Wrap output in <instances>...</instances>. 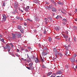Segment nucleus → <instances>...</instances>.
Instances as JSON below:
<instances>
[{
    "label": "nucleus",
    "instance_id": "1",
    "mask_svg": "<svg viewBox=\"0 0 77 77\" xmlns=\"http://www.w3.org/2000/svg\"><path fill=\"white\" fill-rule=\"evenodd\" d=\"M54 51L55 52V55L56 57H57V54L59 53V51H57V49L56 48H54Z\"/></svg>",
    "mask_w": 77,
    "mask_h": 77
},
{
    "label": "nucleus",
    "instance_id": "2",
    "mask_svg": "<svg viewBox=\"0 0 77 77\" xmlns=\"http://www.w3.org/2000/svg\"><path fill=\"white\" fill-rule=\"evenodd\" d=\"M2 20H3V21H5L6 20V15L5 14H2Z\"/></svg>",
    "mask_w": 77,
    "mask_h": 77
},
{
    "label": "nucleus",
    "instance_id": "3",
    "mask_svg": "<svg viewBox=\"0 0 77 77\" xmlns=\"http://www.w3.org/2000/svg\"><path fill=\"white\" fill-rule=\"evenodd\" d=\"M62 74V72L60 70H58L56 73V74H57V75L58 74Z\"/></svg>",
    "mask_w": 77,
    "mask_h": 77
},
{
    "label": "nucleus",
    "instance_id": "4",
    "mask_svg": "<svg viewBox=\"0 0 77 77\" xmlns=\"http://www.w3.org/2000/svg\"><path fill=\"white\" fill-rule=\"evenodd\" d=\"M75 58L72 57L70 59V60L73 63L75 62Z\"/></svg>",
    "mask_w": 77,
    "mask_h": 77
},
{
    "label": "nucleus",
    "instance_id": "5",
    "mask_svg": "<svg viewBox=\"0 0 77 77\" xmlns=\"http://www.w3.org/2000/svg\"><path fill=\"white\" fill-rule=\"evenodd\" d=\"M34 60L35 61V63H38V62H39V60L37 58H35L34 59Z\"/></svg>",
    "mask_w": 77,
    "mask_h": 77
},
{
    "label": "nucleus",
    "instance_id": "6",
    "mask_svg": "<svg viewBox=\"0 0 77 77\" xmlns=\"http://www.w3.org/2000/svg\"><path fill=\"white\" fill-rule=\"evenodd\" d=\"M57 3L58 5H63V4H64L63 2H61L60 1H59Z\"/></svg>",
    "mask_w": 77,
    "mask_h": 77
},
{
    "label": "nucleus",
    "instance_id": "7",
    "mask_svg": "<svg viewBox=\"0 0 77 77\" xmlns=\"http://www.w3.org/2000/svg\"><path fill=\"white\" fill-rule=\"evenodd\" d=\"M44 59H45V58H44V57H43L42 58V57H41V56L40 60H41L42 62H44Z\"/></svg>",
    "mask_w": 77,
    "mask_h": 77
},
{
    "label": "nucleus",
    "instance_id": "8",
    "mask_svg": "<svg viewBox=\"0 0 77 77\" xmlns=\"http://www.w3.org/2000/svg\"><path fill=\"white\" fill-rule=\"evenodd\" d=\"M12 35H13V38H15L17 37L16 35L15 34H12Z\"/></svg>",
    "mask_w": 77,
    "mask_h": 77
},
{
    "label": "nucleus",
    "instance_id": "9",
    "mask_svg": "<svg viewBox=\"0 0 77 77\" xmlns=\"http://www.w3.org/2000/svg\"><path fill=\"white\" fill-rule=\"evenodd\" d=\"M52 11L53 12H56V9L54 8H52Z\"/></svg>",
    "mask_w": 77,
    "mask_h": 77
},
{
    "label": "nucleus",
    "instance_id": "10",
    "mask_svg": "<svg viewBox=\"0 0 77 77\" xmlns=\"http://www.w3.org/2000/svg\"><path fill=\"white\" fill-rule=\"evenodd\" d=\"M33 63H30L29 64V65L30 68H32V66H33Z\"/></svg>",
    "mask_w": 77,
    "mask_h": 77
},
{
    "label": "nucleus",
    "instance_id": "11",
    "mask_svg": "<svg viewBox=\"0 0 77 77\" xmlns=\"http://www.w3.org/2000/svg\"><path fill=\"white\" fill-rule=\"evenodd\" d=\"M29 8H30V7L29 6H27V7L26 8H24V9L25 10V11H28V10L27 9H29Z\"/></svg>",
    "mask_w": 77,
    "mask_h": 77
},
{
    "label": "nucleus",
    "instance_id": "12",
    "mask_svg": "<svg viewBox=\"0 0 77 77\" xmlns=\"http://www.w3.org/2000/svg\"><path fill=\"white\" fill-rule=\"evenodd\" d=\"M42 54L43 56H45L46 55H47V53L46 52H42Z\"/></svg>",
    "mask_w": 77,
    "mask_h": 77
},
{
    "label": "nucleus",
    "instance_id": "13",
    "mask_svg": "<svg viewBox=\"0 0 77 77\" xmlns=\"http://www.w3.org/2000/svg\"><path fill=\"white\" fill-rule=\"evenodd\" d=\"M11 48L10 46L8 47L7 49H8V52H9L11 51Z\"/></svg>",
    "mask_w": 77,
    "mask_h": 77
},
{
    "label": "nucleus",
    "instance_id": "14",
    "mask_svg": "<svg viewBox=\"0 0 77 77\" xmlns=\"http://www.w3.org/2000/svg\"><path fill=\"white\" fill-rule=\"evenodd\" d=\"M63 36L64 38H65V39L67 38H68V35L65 36V35H63Z\"/></svg>",
    "mask_w": 77,
    "mask_h": 77
},
{
    "label": "nucleus",
    "instance_id": "15",
    "mask_svg": "<svg viewBox=\"0 0 77 77\" xmlns=\"http://www.w3.org/2000/svg\"><path fill=\"white\" fill-rule=\"evenodd\" d=\"M48 18H45V21L46 22V24H47V22L46 21H48Z\"/></svg>",
    "mask_w": 77,
    "mask_h": 77
},
{
    "label": "nucleus",
    "instance_id": "16",
    "mask_svg": "<svg viewBox=\"0 0 77 77\" xmlns=\"http://www.w3.org/2000/svg\"><path fill=\"white\" fill-rule=\"evenodd\" d=\"M77 56V55L75 54H74L73 55V58H75V57Z\"/></svg>",
    "mask_w": 77,
    "mask_h": 77
},
{
    "label": "nucleus",
    "instance_id": "17",
    "mask_svg": "<svg viewBox=\"0 0 77 77\" xmlns=\"http://www.w3.org/2000/svg\"><path fill=\"white\" fill-rule=\"evenodd\" d=\"M51 74H52V72H49L47 74L48 76H49V75H51Z\"/></svg>",
    "mask_w": 77,
    "mask_h": 77
},
{
    "label": "nucleus",
    "instance_id": "18",
    "mask_svg": "<svg viewBox=\"0 0 77 77\" xmlns=\"http://www.w3.org/2000/svg\"><path fill=\"white\" fill-rule=\"evenodd\" d=\"M17 36H18V38H20V37H21V33H20Z\"/></svg>",
    "mask_w": 77,
    "mask_h": 77
},
{
    "label": "nucleus",
    "instance_id": "19",
    "mask_svg": "<svg viewBox=\"0 0 77 77\" xmlns=\"http://www.w3.org/2000/svg\"><path fill=\"white\" fill-rule=\"evenodd\" d=\"M56 18V19H58V18H62V17L59 16H57Z\"/></svg>",
    "mask_w": 77,
    "mask_h": 77
},
{
    "label": "nucleus",
    "instance_id": "20",
    "mask_svg": "<svg viewBox=\"0 0 77 77\" xmlns=\"http://www.w3.org/2000/svg\"><path fill=\"white\" fill-rule=\"evenodd\" d=\"M42 67L43 68H46V66H45V65H44L43 64L42 66Z\"/></svg>",
    "mask_w": 77,
    "mask_h": 77
},
{
    "label": "nucleus",
    "instance_id": "21",
    "mask_svg": "<svg viewBox=\"0 0 77 77\" xmlns=\"http://www.w3.org/2000/svg\"><path fill=\"white\" fill-rule=\"evenodd\" d=\"M18 29H21V26L20 25L18 26Z\"/></svg>",
    "mask_w": 77,
    "mask_h": 77
},
{
    "label": "nucleus",
    "instance_id": "22",
    "mask_svg": "<svg viewBox=\"0 0 77 77\" xmlns=\"http://www.w3.org/2000/svg\"><path fill=\"white\" fill-rule=\"evenodd\" d=\"M63 21H64V22H67V20H66L65 19H63Z\"/></svg>",
    "mask_w": 77,
    "mask_h": 77
},
{
    "label": "nucleus",
    "instance_id": "23",
    "mask_svg": "<svg viewBox=\"0 0 77 77\" xmlns=\"http://www.w3.org/2000/svg\"><path fill=\"white\" fill-rule=\"evenodd\" d=\"M48 41L50 42H51V38L49 37H48Z\"/></svg>",
    "mask_w": 77,
    "mask_h": 77
},
{
    "label": "nucleus",
    "instance_id": "24",
    "mask_svg": "<svg viewBox=\"0 0 77 77\" xmlns=\"http://www.w3.org/2000/svg\"><path fill=\"white\" fill-rule=\"evenodd\" d=\"M20 31H21V33H23V32H24V30L23 29H21L20 30Z\"/></svg>",
    "mask_w": 77,
    "mask_h": 77
},
{
    "label": "nucleus",
    "instance_id": "25",
    "mask_svg": "<svg viewBox=\"0 0 77 77\" xmlns=\"http://www.w3.org/2000/svg\"><path fill=\"white\" fill-rule=\"evenodd\" d=\"M14 5L15 6H16L17 5H18V3L17 2H16V3H15L14 4Z\"/></svg>",
    "mask_w": 77,
    "mask_h": 77
},
{
    "label": "nucleus",
    "instance_id": "26",
    "mask_svg": "<svg viewBox=\"0 0 77 77\" xmlns=\"http://www.w3.org/2000/svg\"><path fill=\"white\" fill-rule=\"evenodd\" d=\"M55 30H56L57 31L59 30V28H58V27H56L55 28Z\"/></svg>",
    "mask_w": 77,
    "mask_h": 77
},
{
    "label": "nucleus",
    "instance_id": "27",
    "mask_svg": "<svg viewBox=\"0 0 77 77\" xmlns=\"http://www.w3.org/2000/svg\"><path fill=\"white\" fill-rule=\"evenodd\" d=\"M44 34H47V32L45 30L44 32Z\"/></svg>",
    "mask_w": 77,
    "mask_h": 77
},
{
    "label": "nucleus",
    "instance_id": "28",
    "mask_svg": "<svg viewBox=\"0 0 77 77\" xmlns=\"http://www.w3.org/2000/svg\"><path fill=\"white\" fill-rule=\"evenodd\" d=\"M65 54L66 56H67V54H68V51H66L65 52Z\"/></svg>",
    "mask_w": 77,
    "mask_h": 77
},
{
    "label": "nucleus",
    "instance_id": "29",
    "mask_svg": "<svg viewBox=\"0 0 77 77\" xmlns=\"http://www.w3.org/2000/svg\"><path fill=\"white\" fill-rule=\"evenodd\" d=\"M1 41L3 43H5V42L4 41V39L3 38L1 40Z\"/></svg>",
    "mask_w": 77,
    "mask_h": 77
},
{
    "label": "nucleus",
    "instance_id": "30",
    "mask_svg": "<svg viewBox=\"0 0 77 77\" xmlns=\"http://www.w3.org/2000/svg\"><path fill=\"white\" fill-rule=\"evenodd\" d=\"M49 19L50 20V21H53V19H52V18L51 17H49Z\"/></svg>",
    "mask_w": 77,
    "mask_h": 77
},
{
    "label": "nucleus",
    "instance_id": "31",
    "mask_svg": "<svg viewBox=\"0 0 77 77\" xmlns=\"http://www.w3.org/2000/svg\"><path fill=\"white\" fill-rule=\"evenodd\" d=\"M2 6H5V2H3L2 3Z\"/></svg>",
    "mask_w": 77,
    "mask_h": 77
},
{
    "label": "nucleus",
    "instance_id": "32",
    "mask_svg": "<svg viewBox=\"0 0 77 77\" xmlns=\"http://www.w3.org/2000/svg\"><path fill=\"white\" fill-rule=\"evenodd\" d=\"M59 55L60 57H62V54H61V53H59Z\"/></svg>",
    "mask_w": 77,
    "mask_h": 77
},
{
    "label": "nucleus",
    "instance_id": "33",
    "mask_svg": "<svg viewBox=\"0 0 77 77\" xmlns=\"http://www.w3.org/2000/svg\"><path fill=\"white\" fill-rule=\"evenodd\" d=\"M53 3L54 5V6H56V2L54 1Z\"/></svg>",
    "mask_w": 77,
    "mask_h": 77
},
{
    "label": "nucleus",
    "instance_id": "34",
    "mask_svg": "<svg viewBox=\"0 0 77 77\" xmlns=\"http://www.w3.org/2000/svg\"><path fill=\"white\" fill-rule=\"evenodd\" d=\"M26 68H27V69H29V70L31 69H30V68L28 66L26 67Z\"/></svg>",
    "mask_w": 77,
    "mask_h": 77
},
{
    "label": "nucleus",
    "instance_id": "35",
    "mask_svg": "<svg viewBox=\"0 0 77 77\" xmlns=\"http://www.w3.org/2000/svg\"><path fill=\"white\" fill-rule=\"evenodd\" d=\"M61 12L63 14H64V15H65V14H66V13H64V12H63V11H61Z\"/></svg>",
    "mask_w": 77,
    "mask_h": 77
},
{
    "label": "nucleus",
    "instance_id": "36",
    "mask_svg": "<svg viewBox=\"0 0 77 77\" xmlns=\"http://www.w3.org/2000/svg\"><path fill=\"white\" fill-rule=\"evenodd\" d=\"M27 20H28V21H32V20H30V19L28 18L27 19Z\"/></svg>",
    "mask_w": 77,
    "mask_h": 77
},
{
    "label": "nucleus",
    "instance_id": "37",
    "mask_svg": "<svg viewBox=\"0 0 77 77\" xmlns=\"http://www.w3.org/2000/svg\"><path fill=\"white\" fill-rule=\"evenodd\" d=\"M25 51L26 52H28V51H28V50H27V49H25Z\"/></svg>",
    "mask_w": 77,
    "mask_h": 77
},
{
    "label": "nucleus",
    "instance_id": "38",
    "mask_svg": "<svg viewBox=\"0 0 77 77\" xmlns=\"http://www.w3.org/2000/svg\"><path fill=\"white\" fill-rule=\"evenodd\" d=\"M76 38L75 37H74V41L75 42V41H76V40L75 39Z\"/></svg>",
    "mask_w": 77,
    "mask_h": 77
},
{
    "label": "nucleus",
    "instance_id": "39",
    "mask_svg": "<svg viewBox=\"0 0 77 77\" xmlns=\"http://www.w3.org/2000/svg\"><path fill=\"white\" fill-rule=\"evenodd\" d=\"M10 44L11 46V47H12V48H14V45H12V44L11 43Z\"/></svg>",
    "mask_w": 77,
    "mask_h": 77
},
{
    "label": "nucleus",
    "instance_id": "40",
    "mask_svg": "<svg viewBox=\"0 0 77 77\" xmlns=\"http://www.w3.org/2000/svg\"><path fill=\"white\" fill-rule=\"evenodd\" d=\"M38 46L40 48H41V44H39Z\"/></svg>",
    "mask_w": 77,
    "mask_h": 77
},
{
    "label": "nucleus",
    "instance_id": "41",
    "mask_svg": "<svg viewBox=\"0 0 77 77\" xmlns=\"http://www.w3.org/2000/svg\"><path fill=\"white\" fill-rule=\"evenodd\" d=\"M63 24H64V25H65V24H66V23H65V22L63 21Z\"/></svg>",
    "mask_w": 77,
    "mask_h": 77
},
{
    "label": "nucleus",
    "instance_id": "42",
    "mask_svg": "<svg viewBox=\"0 0 77 77\" xmlns=\"http://www.w3.org/2000/svg\"><path fill=\"white\" fill-rule=\"evenodd\" d=\"M16 18H17V19H18V20H20V17L18 16L16 17Z\"/></svg>",
    "mask_w": 77,
    "mask_h": 77
},
{
    "label": "nucleus",
    "instance_id": "43",
    "mask_svg": "<svg viewBox=\"0 0 77 77\" xmlns=\"http://www.w3.org/2000/svg\"><path fill=\"white\" fill-rule=\"evenodd\" d=\"M28 49H29V50H31V48H30V47H28Z\"/></svg>",
    "mask_w": 77,
    "mask_h": 77
},
{
    "label": "nucleus",
    "instance_id": "44",
    "mask_svg": "<svg viewBox=\"0 0 77 77\" xmlns=\"http://www.w3.org/2000/svg\"><path fill=\"white\" fill-rule=\"evenodd\" d=\"M21 50L22 51H23V50H24V49L23 48H21Z\"/></svg>",
    "mask_w": 77,
    "mask_h": 77
},
{
    "label": "nucleus",
    "instance_id": "45",
    "mask_svg": "<svg viewBox=\"0 0 77 77\" xmlns=\"http://www.w3.org/2000/svg\"><path fill=\"white\" fill-rule=\"evenodd\" d=\"M17 52H20V50H19V49H17Z\"/></svg>",
    "mask_w": 77,
    "mask_h": 77
},
{
    "label": "nucleus",
    "instance_id": "46",
    "mask_svg": "<svg viewBox=\"0 0 77 77\" xmlns=\"http://www.w3.org/2000/svg\"><path fill=\"white\" fill-rule=\"evenodd\" d=\"M24 26H27V24L25 23H24Z\"/></svg>",
    "mask_w": 77,
    "mask_h": 77
},
{
    "label": "nucleus",
    "instance_id": "47",
    "mask_svg": "<svg viewBox=\"0 0 77 77\" xmlns=\"http://www.w3.org/2000/svg\"><path fill=\"white\" fill-rule=\"evenodd\" d=\"M66 50H68V48H67L66 49Z\"/></svg>",
    "mask_w": 77,
    "mask_h": 77
},
{
    "label": "nucleus",
    "instance_id": "48",
    "mask_svg": "<svg viewBox=\"0 0 77 77\" xmlns=\"http://www.w3.org/2000/svg\"><path fill=\"white\" fill-rule=\"evenodd\" d=\"M66 34H68V31H66Z\"/></svg>",
    "mask_w": 77,
    "mask_h": 77
},
{
    "label": "nucleus",
    "instance_id": "49",
    "mask_svg": "<svg viewBox=\"0 0 77 77\" xmlns=\"http://www.w3.org/2000/svg\"><path fill=\"white\" fill-rule=\"evenodd\" d=\"M46 4H47V5L48 4V3L47 2H46Z\"/></svg>",
    "mask_w": 77,
    "mask_h": 77
},
{
    "label": "nucleus",
    "instance_id": "50",
    "mask_svg": "<svg viewBox=\"0 0 77 77\" xmlns=\"http://www.w3.org/2000/svg\"><path fill=\"white\" fill-rule=\"evenodd\" d=\"M75 21H77V18H76L75 19Z\"/></svg>",
    "mask_w": 77,
    "mask_h": 77
},
{
    "label": "nucleus",
    "instance_id": "51",
    "mask_svg": "<svg viewBox=\"0 0 77 77\" xmlns=\"http://www.w3.org/2000/svg\"><path fill=\"white\" fill-rule=\"evenodd\" d=\"M21 12H23V11L22 10H21Z\"/></svg>",
    "mask_w": 77,
    "mask_h": 77
},
{
    "label": "nucleus",
    "instance_id": "52",
    "mask_svg": "<svg viewBox=\"0 0 77 77\" xmlns=\"http://www.w3.org/2000/svg\"><path fill=\"white\" fill-rule=\"evenodd\" d=\"M65 39L66 41H68V39H67V38H65Z\"/></svg>",
    "mask_w": 77,
    "mask_h": 77
},
{
    "label": "nucleus",
    "instance_id": "53",
    "mask_svg": "<svg viewBox=\"0 0 77 77\" xmlns=\"http://www.w3.org/2000/svg\"><path fill=\"white\" fill-rule=\"evenodd\" d=\"M75 11L77 12V9H75Z\"/></svg>",
    "mask_w": 77,
    "mask_h": 77
},
{
    "label": "nucleus",
    "instance_id": "54",
    "mask_svg": "<svg viewBox=\"0 0 77 77\" xmlns=\"http://www.w3.org/2000/svg\"><path fill=\"white\" fill-rule=\"evenodd\" d=\"M70 40V38H69V41Z\"/></svg>",
    "mask_w": 77,
    "mask_h": 77
},
{
    "label": "nucleus",
    "instance_id": "55",
    "mask_svg": "<svg viewBox=\"0 0 77 77\" xmlns=\"http://www.w3.org/2000/svg\"><path fill=\"white\" fill-rule=\"evenodd\" d=\"M54 75H56V74L55 73H54Z\"/></svg>",
    "mask_w": 77,
    "mask_h": 77
},
{
    "label": "nucleus",
    "instance_id": "56",
    "mask_svg": "<svg viewBox=\"0 0 77 77\" xmlns=\"http://www.w3.org/2000/svg\"><path fill=\"white\" fill-rule=\"evenodd\" d=\"M8 53L9 54H11V52H9Z\"/></svg>",
    "mask_w": 77,
    "mask_h": 77
},
{
    "label": "nucleus",
    "instance_id": "57",
    "mask_svg": "<svg viewBox=\"0 0 77 77\" xmlns=\"http://www.w3.org/2000/svg\"><path fill=\"white\" fill-rule=\"evenodd\" d=\"M75 68H77V66H76Z\"/></svg>",
    "mask_w": 77,
    "mask_h": 77
},
{
    "label": "nucleus",
    "instance_id": "58",
    "mask_svg": "<svg viewBox=\"0 0 77 77\" xmlns=\"http://www.w3.org/2000/svg\"><path fill=\"white\" fill-rule=\"evenodd\" d=\"M15 11H17V10H14Z\"/></svg>",
    "mask_w": 77,
    "mask_h": 77
},
{
    "label": "nucleus",
    "instance_id": "59",
    "mask_svg": "<svg viewBox=\"0 0 77 77\" xmlns=\"http://www.w3.org/2000/svg\"><path fill=\"white\" fill-rule=\"evenodd\" d=\"M36 1L37 2H38V0H36Z\"/></svg>",
    "mask_w": 77,
    "mask_h": 77
},
{
    "label": "nucleus",
    "instance_id": "60",
    "mask_svg": "<svg viewBox=\"0 0 77 77\" xmlns=\"http://www.w3.org/2000/svg\"><path fill=\"white\" fill-rule=\"evenodd\" d=\"M59 77H63L62 76H59Z\"/></svg>",
    "mask_w": 77,
    "mask_h": 77
},
{
    "label": "nucleus",
    "instance_id": "61",
    "mask_svg": "<svg viewBox=\"0 0 77 77\" xmlns=\"http://www.w3.org/2000/svg\"><path fill=\"white\" fill-rule=\"evenodd\" d=\"M73 68L74 69V66H73Z\"/></svg>",
    "mask_w": 77,
    "mask_h": 77
},
{
    "label": "nucleus",
    "instance_id": "62",
    "mask_svg": "<svg viewBox=\"0 0 77 77\" xmlns=\"http://www.w3.org/2000/svg\"><path fill=\"white\" fill-rule=\"evenodd\" d=\"M53 15L54 16V14H53Z\"/></svg>",
    "mask_w": 77,
    "mask_h": 77
},
{
    "label": "nucleus",
    "instance_id": "63",
    "mask_svg": "<svg viewBox=\"0 0 77 77\" xmlns=\"http://www.w3.org/2000/svg\"><path fill=\"white\" fill-rule=\"evenodd\" d=\"M20 1H22L23 0H20Z\"/></svg>",
    "mask_w": 77,
    "mask_h": 77
},
{
    "label": "nucleus",
    "instance_id": "64",
    "mask_svg": "<svg viewBox=\"0 0 77 77\" xmlns=\"http://www.w3.org/2000/svg\"><path fill=\"white\" fill-rule=\"evenodd\" d=\"M76 62H77V60H76Z\"/></svg>",
    "mask_w": 77,
    "mask_h": 77
}]
</instances>
